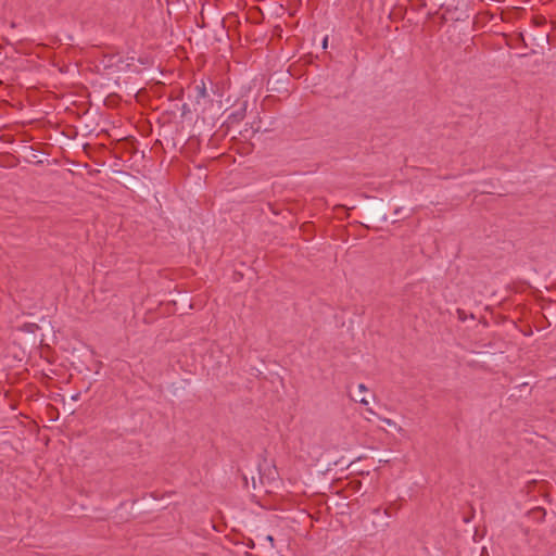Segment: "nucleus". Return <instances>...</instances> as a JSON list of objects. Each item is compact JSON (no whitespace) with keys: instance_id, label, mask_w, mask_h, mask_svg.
<instances>
[{"instance_id":"nucleus-4","label":"nucleus","mask_w":556,"mask_h":556,"mask_svg":"<svg viewBox=\"0 0 556 556\" xmlns=\"http://www.w3.org/2000/svg\"><path fill=\"white\" fill-rule=\"evenodd\" d=\"M244 546H245V548H254L255 547V543H254L253 540L245 538Z\"/></svg>"},{"instance_id":"nucleus-1","label":"nucleus","mask_w":556,"mask_h":556,"mask_svg":"<svg viewBox=\"0 0 556 556\" xmlns=\"http://www.w3.org/2000/svg\"><path fill=\"white\" fill-rule=\"evenodd\" d=\"M348 393L352 401L363 405H368L369 399L375 397L374 393L366 388V384H356L355 389L348 388Z\"/></svg>"},{"instance_id":"nucleus-5","label":"nucleus","mask_w":556,"mask_h":556,"mask_svg":"<svg viewBox=\"0 0 556 556\" xmlns=\"http://www.w3.org/2000/svg\"><path fill=\"white\" fill-rule=\"evenodd\" d=\"M323 46H324V48H326V47H327V38H325V39H324V41H323Z\"/></svg>"},{"instance_id":"nucleus-2","label":"nucleus","mask_w":556,"mask_h":556,"mask_svg":"<svg viewBox=\"0 0 556 556\" xmlns=\"http://www.w3.org/2000/svg\"><path fill=\"white\" fill-rule=\"evenodd\" d=\"M257 14H260V11L257 8H252L249 10V12H245V17H244V21L245 22H253V23H257L258 22V18H257Z\"/></svg>"},{"instance_id":"nucleus-7","label":"nucleus","mask_w":556,"mask_h":556,"mask_svg":"<svg viewBox=\"0 0 556 556\" xmlns=\"http://www.w3.org/2000/svg\"><path fill=\"white\" fill-rule=\"evenodd\" d=\"M386 515L391 516L389 508L386 509Z\"/></svg>"},{"instance_id":"nucleus-3","label":"nucleus","mask_w":556,"mask_h":556,"mask_svg":"<svg viewBox=\"0 0 556 556\" xmlns=\"http://www.w3.org/2000/svg\"><path fill=\"white\" fill-rule=\"evenodd\" d=\"M261 545L265 548L271 549L274 547V538L270 534L266 535L263 539V542L261 543Z\"/></svg>"},{"instance_id":"nucleus-8","label":"nucleus","mask_w":556,"mask_h":556,"mask_svg":"<svg viewBox=\"0 0 556 556\" xmlns=\"http://www.w3.org/2000/svg\"><path fill=\"white\" fill-rule=\"evenodd\" d=\"M244 481H245V485H248V477L247 476L244 478Z\"/></svg>"},{"instance_id":"nucleus-6","label":"nucleus","mask_w":556,"mask_h":556,"mask_svg":"<svg viewBox=\"0 0 556 556\" xmlns=\"http://www.w3.org/2000/svg\"><path fill=\"white\" fill-rule=\"evenodd\" d=\"M72 399L76 401L78 399V394L73 395Z\"/></svg>"}]
</instances>
